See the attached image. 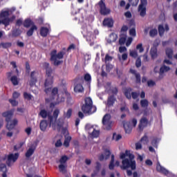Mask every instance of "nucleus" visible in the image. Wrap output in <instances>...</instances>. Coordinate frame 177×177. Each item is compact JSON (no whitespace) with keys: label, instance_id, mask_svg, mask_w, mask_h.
<instances>
[{"label":"nucleus","instance_id":"f257e3e1","mask_svg":"<svg viewBox=\"0 0 177 177\" xmlns=\"http://www.w3.org/2000/svg\"><path fill=\"white\" fill-rule=\"evenodd\" d=\"M120 160H122L121 169L125 171L131 168V171L136 169V160H135V155L131 153V151L126 150L125 153H120Z\"/></svg>","mask_w":177,"mask_h":177},{"label":"nucleus","instance_id":"f03ea898","mask_svg":"<svg viewBox=\"0 0 177 177\" xmlns=\"http://www.w3.org/2000/svg\"><path fill=\"white\" fill-rule=\"evenodd\" d=\"M59 114H60V110L56 109L53 111V115H50V113L48 112L45 109H41L39 113V115L41 117V118H46L48 117V120L50 122V127L52 125V128L56 130V122L57 121V117H59Z\"/></svg>","mask_w":177,"mask_h":177},{"label":"nucleus","instance_id":"7ed1b4c3","mask_svg":"<svg viewBox=\"0 0 177 177\" xmlns=\"http://www.w3.org/2000/svg\"><path fill=\"white\" fill-rule=\"evenodd\" d=\"M14 113L15 111L13 110L7 111L2 113V116L6 118V122H7L6 127L8 131H11V129H13L15 127L19 124V120H17V119L15 118L12 120Z\"/></svg>","mask_w":177,"mask_h":177},{"label":"nucleus","instance_id":"20e7f679","mask_svg":"<svg viewBox=\"0 0 177 177\" xmlns=\"http://www.w3.org/2000/svg\"><path fill=\"white\" fill-rule=\"evenodd\" d=\"M97 108L93 106V102L91 97H87L84 99V104L82 106V111L84 114H88L91 115L94 113H96Z\"/></svg>","mask_w":177,"mask_h":177},{"label":"nucleus","instance_id":"39448f33","mask_svg":"<svg viewBox=\"0 0 177 177\" xmlns=\"http://www.w3.org/2000/svg\"><path fill=\"white\" fill-rule=\"evenodd\" d=\"M43 68L46 70V75L47 77L44 83V87L52 86L53 85V76L52 75L53 74V69L48 62L43 63Z\"/></svg>","mask_w":177,"mask_h":177},{"label":"nucleus","instance_id":"423d86ee","mask_svg":"<svg viewBox=\"0 0 177 177\" xmlns=\"http://www.w3.org/2000/svg\"><path fill=\"white\" fill-rule=\"evenodd\" d=\"M10 16V12L9 10L1 11L0 13V24H3L5 27L10 26V23L16 19V17L12 16L11 18H9Z\"/></svg>","mask_w":177,"mask_h":177},{"label":"nucleus","instance_id":"0eeeda50","mask_svg":"<svg viewBox=\"0 0 177 177\" xmlns=\"http://www.w3.org/2000/svg\"><path fill=\"white\" fill-rule=\"evenodd\" d=\"M23 26L25 28H30H30L26 32L27 37H32L34 31H37V30H38V27L35 26L34 21H32L30 18L24 20Z\"/></svg>","mask_w":177,"mask_h":177},{"label":"nucleus","instance_id":"6e6552de","mask_svg":"<svg viewBox=\"0 0 177 177\" xmlns=\"http://www.w3.org/2000/svg\"><path fill=\"white\" fill-rule=\"evenodd\" d=\"M50 60L51 62H54V66H60L62 63H63V61H59L57 59H63L64 57L65 53L64 51H60L57 53V50H53L50 52Z\"/></svg>","mask_w":177,"mask_h":177},{"label":"nucleus","instance_id":"1a4fd4ad","mask_svg":"<svg viewBox=\"0 0 177 177\" xmlns=\"http://www.w3.org/2000/svg\"><path fill=\"white\" fill-rule=\"evenodd\" d=\"M105 0H100L95 6H99L100 8V13L102 16H107V15H110V9L107 8L106 6V3H104Z\"/></svg>","mask_w":177,"mask_h":177},{"label":"nucleus","instance_id":"9d476101","mask_svg":"<svg viewBox=\"0 0 177 177\" xmlns=\"http://www.w3.org/2000/svg\"><path fill=\"white\" fill-rule=\"evenodd\" d=\"M105 0H100L95 6H99L100 8V13L102 16H107V15H110V9L107 8L106 6V3H104Z\"/></svg>","mask_w":177,"mask_h":177},{"label":"nucleus","instance_id":"9b49d317","mask_svg":"<svg viewBox=\"0 0 177 177\" xmlns=\"http://www.w3.org/2000/svg\"><path fill=\"white\" fill-rule=\"evenodd\" d=\"M38 72L33 71L30 73L29 85L30 86H35L37 82H38Z\"/></svg>","mask_w":177,"mask_h":177},{"label":"nucleus","instance_id":"f8f14e48","mask_svg":"<svg viewBox=\"0 0 177 177\" xmlns=\"http://www.w3.org/2000/svg\"><path fill=\"white\" fill-rule=\"evenodd\" d=\"M45 88H46L44 90L45 93H46V95H49V93H50L51 92L52 99L53 100H55V96L59 95V88L57 87H54L53 88H52V86H47Z\"/></svg>","mask_w":177,"mask_h":177},{"label":"nucleus","instance_id":"ddd939ff","mask_svg":"<svg viewBox=\"0 0 177 177\" xmlns=\"http://www.w3.org/2000/svg\"><path fill=\"white\" fill-rule=\"evenodd\" d=\"M146 6H147V0H140L138 10L141 17H145L146 16Z\"/></svg>","mask_w":177,"mask_h":177},{"label":"nucleus","instance_id":"4468645a","mask_svg":"<svg viewBox=\"0 0 177 177\" xmlns=\"http://www.w3.org/2000/svg\"><path fill=\"white\" fill-rule=\"evenodd\" d=\"M102 124L104 125L106 131L111 129V121H110V114H105L102 118Z\"/></svg>","mask_w":177,"mask_h":177},{"label":"nucleus","instance_id":"2eb2a0df","mask_svg":"<svg viewBox=\"0 0 177 177\" xmlns=\"http://www.w3.org/2000/svg\"><path fill=\"white\" fill-rule=\"evenodd\" d=\"M17 158H19V153L9 154L6 161L8 167H10L12 165V162H16V161H17Z\"/></svg>","mask_w":177,"mask_h":177},{"label":"nucleus","instance_id":"dca6fc26","mask_svg":"<svg viewBox=\"0 0 177 177\" xmlns=\"http://www.w3.org/2000/svg\"><path fill=\"white\" fill-rule=\"evenodd\" d=\"M147 125H149V120L147 118H142L138 124L139 131L142 132L145 128L147 127Z\"/></svg>","mask_w":177,"mask_h":177},{"label":"nucleus","instance_id":"f3484780","mask_svg":"<svg viewBox=\"0 0 177 177\" xmlns=\"http://www.w3.org/2000/svg\"><path fill=\"white\" fill-rule=\"evenodd\" d=\"M129 73L136 77V84H140L142 82L140 73H138L136 70L131 68Z\"/></svg>","mask_w":177,"mask_h":177},{"label":"nucleus","instance_id":"a211bd4d","mask_svg":"<svg viewBox=\"0 0 177 177\" xmlns=\"http://www.w3.org/2000/svg\"><path fill=\"white\" fill-rule=\"evenodd\" d=\"M103 26L111 28L114 26V21L111 18H105L102 22Z\"/></svg>","mask_w":177,"mask_h":177},{"label":"nucleus","instance_id":"6ab92c4d","mask_svg":"<svg viewBox=\"0 0 177 177\" xmlns=\"http://www.w3.org/2000/svg\"><path fill=\"white\" fill-rule=\"evenodd\" d=\"M156 171H158V172H160V174H163L164 175H168V174H169V171L167 170V169L161 166V165L160 164V162H157Z\"/></svg>","mask_w":177,"mask_h":177},{"label":"nucleus","instance_id":"aec40b11","mask_svg":"<svg viewBox=\"0 0 177 177\" xmlns=\"http://www.w3.org/2000/svg\"><path fill=\"white\" fill-rule=\"evenodd\" d=\"M117 99L115 98V97L114 95H110L108 97L107 99V102H106V106H108V107H113V106H114V103H115Z\"/></svg>","mask_w":177,"mask_h":177},{"label":"nucleus","instance_id":"412c9836","mask_svg":"<svg viewBox=\"0 0 177 177\" xmlns=\"http://www.w3.org/2000/svg\"><path fill=\"white\" fill-rule=\"evenodd\" d=\"M73 91L75 93H84V86L81 84L75 85Z\"/></svg>","mask_w":177,"mask_h":177},{"label":"nucleus","instance_id":"4be33fe9","mask_svg":"<svg viewBox=\"0 0 177 177\" xmlns=\"http://www.w3.org/2000/svg\"><path fill=\"white\" fill-rule=\"evenodd\" d=\"M118 39V35L117 34L112 32L110 34L109 39H107L108 44H113V42H115Z\"/></svg>","mask_w":177,"mask_h":177},{"label":"nucleus","instance_id":"5701e85b","mask_svg":"<svg viewBox=\"0 0 177 177\" xmlns=\"http://www.w3.org/2000/svg\"><path fill=\"white\" fill-rule=\"evenodd\" d=\"M40 129L42 132H45L46 131V128H48V120H43L40 122Z\"/></svg>","mask_w":177,"mask_h":177},{"label":"nucleus","instance_id":"b1692460","mask_svg":"<svg viewBox=\"0 0 177 177\" xmlns=\"http://www.w3.org/2000/svg\"><path fill=\"white\" fill-rule=\"evenodd\" d=\"M131 93H132V88L131 87L127 88L124 90V95L128 99V100H131Z\"/></svg>","mask_w":177,"mask_h":177},{"label":"nucleus","instance_id":"393cba45","mask_svg":"<svg viewBox=\"0 0 177 177\" xmlns=\"http://www.w3.org/2000/svg\"><path fill=\"white\" fill-rule=\"evenodd\" d=\"M49 33V28L46 27H41L40 28V35L43 37H48V34Z\"/></svg>","mask_w":177,"mask_h":177},{"label":"nucleus","instance_id":"a878e982","mask_svg":"<svg viewBox=\"0 0 177 177\" xmlns=\"http://www.w3.org/2000/svg\"><path fill=\"white\" fill-rule=\"evenodd\" d=\"M34 151H35V147H30L25 153L26 158H30L34 154Z\"/></svg>","mask_w":177,"mask_h":177},{"label":"nucleus","instance_id":"bb28decb","mask_svg":"<svg viewBox=\"0 0 177 177\" xmlns=\"http://www.w3.org/2000/svg\"><path fill=\"white\" fill-rule=\"evenodd\" d=\"M165 53L168 59H172L174 57V49L167 48L165 50Z\"/></svg>","mask_w":177,"mask_h":177},{"label":"nucleus","instance_id":"cd10ccee","mask_svg":"<svg viewBox=\"0 0 177 177\" xmlns=\"http://www.w3.org/2000/svg\"><path fill=\"white\" fill-rule=\"evenodd\" d=\"M150 55L151 59H157L158 54L157 53V48H151L150 50Z\"/></svg>","mask_w":177,"mask_h":177},{"label":"nucleus","instance_id":"c85d7f7f","mask_svg":"<svg viewBox=\"0 0 177 177\" xmlns=\"http://www.w3.org/2000/svg\"><path fill=\"white\" fill-rule=\"evenodd\" d=\"M123 127L126 133H131L132 132V127L128 122H125L123 124Z\"/></svg>","mask_w":177,"mask_h":177},{"label":"nucleus","instance_id":"c756f323","mask_svg":"<svg viewBox=\"0 0 177 177\" xmlns=\"http://www.w3.org/2000/svg\"><path fill=\"white\" fill-rule=\"evenodd\" d=\"M66 100V98L63 96V94H58L57 97L55 101V104H59V103H63Z\"/></svg>","mask_w":177,"mask_h":177},{"label":"nucleus","instance_id":"7c9ffc66","mask_svg":"<svg viewBox=\"0 0 177 177\" xmlns=\"http://www.w3.org/2000/svg\"><path fill=\"white\" fill-rule=\"evenodd\" d=\"M70 142H71V136H65V140L64 142V147H70Z\"/></svg>","mask_w":177,"mask_h":177},{"label":"nucleus","instance_id":"2f4dec72","mask_svg":"<svg viewBox=\"0 0 177 177\" xmlns=\"http://www.w3.org/2000/svg\"><path fill=\"white\" fill-rule=\"evenodd\" d=\"M58 168H59V172H61L62 174L67 173V165L60 164L58 166Z\"/></svg>","mask_w":177,"mask_h":177},{"label":"nucleus","instance_id":"473e14b6","mask_svg":"<svg viewBox=\"0 0 177 177\" xmlns=\"http://www.w3.org/2000/svg\"><path fill=\"white\" fill-rule=\"evenodd\" d=\"M156 35H158V30H157V28H153L149 30V37H151V38H154Z\"/></svg>","mask_w":177,"mask_h":177},{"label":"nucleus","instance_id":"72a5a7b5","mask_svg":"<svg viewBox=\"0 0 177 177\" xmlns=\"http://www.w3.org/2000/svg\"><path fill=\"white\" fill-rule=\"evenodd\" d=\"M63 125H64V122L63 121V119H58L57 121V128L58 131H60L62 128H63Z\"/></svg>","mask_w":177,"mask_h":177},{"label":"nucleus","instance_id":"f704fd0d","mask_svg":"<svg viewBox=\"0 0 177 177\" xmlns=\"http://www.w3.org/2000/svg\"><path fill=\"white\" fill-rule=\"evenodd\" d=\"M158 31L160 37H162L165 32V28H164V26L159 25L158 27Z\"/></svg>","mask_w":177,"mask_h":177},{"label":"nucleus","instance_id":"c9c22d12","mask_svg":"<svg viewBox=\"0 0 177 177\" xmlns=\"http://www.w3.org/2000/svg\"><path fill=\"white\" fill-rule=\"evenodd\" d=\"M0 46H1L3 49H8L9 48H12V42H1L0 44Z\"/></svg>","mask_w":177,"mask_h":177},{"label":"nucleus","instance_id":"e433bc0d","mask_svg":"<svg viewBox=\"0 0 177 177\" xmlns=\"http://www.w3.org/2000/svg\"><path fill=\"white\" fill-rule=\"evenodd\" d=\"M127 41V35L122 34L120 38L119 39V44L120 45H124Z\"/></svg>","mask_w":177,"mask_h":177},{"label":"nucleus","instance_id":"4c0bfd02","mask_svg":"<svg viewBox=\"0 0 177 177\" xmlns=\"http://www.w3.org/2000/svg\"><path fill=\"white\" fill-rule=\"evenodd\" d=\"M114 167H115V165H114V154H112L111 156V161L109 165V168L111 169V171H113V169H114Z\"/></svg>","mask_w":177,"mask_h":177},{"label":"nucleus","instance_id":"58836bf2","mask_svg":"<svg viewBox=\"0 0 177 177\" xmlns=\"http://www.w3.org/2000/svg\"><path fill=\"white\" fill-rule=\"evenodd\" d=\"M21 34V30L20 29H19V28L14 29L12 31V35L14 37H19Z\"/></svg>","mask_w":177,"mask_h":177},{"label":"nucleus","instance_id":"ea45409f","mask_svg":"<svg viewBox=\"0 0 177 177\" xmlns=\"http://www.w3.org/2000/svg\"><path fill=\"white\" fill-rule=\"evenodd\" d=\"M10 81L12 85H14L15 86H16V85H19V80L17 79V76L14 75L11 77Z\"/></svg>","mask_w":177,"mask_h":177},{"label":"nucleus","instance_id":"a19ab883","mask_svg":"<svg viewBox=\"0 0 177 177\" xmlns=\"http://www.w3.org/2000/svg\"><path fill=\"white\" fill-rule=\"evenodd\" d=\"M140 106L144 109L146 107H149V101L147 100H140Z\"/></svg>","mask_w":177,"mask_h":177},{"label":"nucleus","instance_id":"79ce46f5","mask_svg":"<svg viewBox=\"0 0 177 177\" xmlns=\"http://www.w3.org/2000/svg\"><path fill=\"white\" fill-rule=\"evenodd\" d=\"M169 70H171V68H169V66H163L162 67H160V73L161 74H163V73H165L167 71H169Z\"/></svg>","mask_w":177,"mask_h":177},{"label":"nucleus","instance_id":"37998d69","mask_svg":"<svg viewBox=\"0 0 177 177\" xmlns=\"http://www.w3.org/2000/svg\"><path fill=\"white\" fill-rule=\"evenodd\" d=\"M140 142L143 144V145H147V143H149V137H147V136H144L141 139H140Z\"/></svg>","mask_w":177,"mask_h":177},{"label":"nucleus","instance_id":"c03bdc74","mask_svg":"<svg viewBox=\"0 0 177 177\" xmlns=\"http://www.w3.org/2000/svg\"><path fill=\"white\" fill-rule=\"evenodd\" d=\"M68 160V157L67 156H63L60 159H59V162L62 165L66 164Z\"/></svg>","mask_w":177,"mask_h":177},{"label":"nucleus","instance_id":"a18cd8bd","mask_svg":"<svg viewBox=\"0 0 177 177\" xmlns=\"http://www.w3.org/2000/svg\"><path fill=\"white\" fill-rule=\"evenodd\" d=\"M104 155L105 156V160H109V158H110V156H111V151H110V150L106 149L104 150Z\"/></svg>","mask_w":177,"mask_h":177},{"label":"nucleus","instance_id":"49530a36","mask_svg":"<svg viewBox=\"0 0 177 177\" xmlns=\"http://www.w3.org/2000/svg\"><path fill=\"white\" fill-rule=\"evenodd\" d=\"M24 99H26V100H32V95L27 92H24Z\"/></svg>","mask_w":177,"mask_h":177},{"label":"nucleus","instance_id":"de8ad7c7","mask_svg":"<svg viewBox=\"0 0 177 177\" xmlns=\"http://www.w3.org/2000/svg\"><path fill=\"white\" fill-rule=\"evenodd\" d=\"M72 114H73V109H68L66 113L64 114V117H65V118H71Z\"/></svg>","mask_w":177,"mask_h":177},{"label":"nucleus","instance_id":"09e8293b","mask_svg":"<svg viewBox=\"0 0 177 177\" xmlns=\"http://www.w3.org/2000/svg\"><path fill=\"white\" fill-rule=\"evenodd\" d=\"M0 171L1 172H8V169L6 168V165L1 163L0 165Z\"/></svg>","mask_w":177,"mask_h":177},{"label":"nucleus","instance_id":"8fccbe9b","mask_svg":"<svg viewBox=\"0 0 177 177\" xmlns=\"http://www.w3.org/2000/svg\"><path fill=\"white\" fill-rule=\"evenodd\" d=\"M136 49L138 50H139L140 53H142V52H144L145 48H143V44H139L136 46Z\"/></svg>","mask_w":177,"mask_h":177},{"label":"nucleus","instance_id":"3c124183","mask_svg":"<svg viewBox=\"0 0 177 177\" xmlns=\"http://www.w3.org/2000/svg\"><path fill=\"white\" fill-rule=\"evenodd\" d=\"M91 80H92V77H91V75L89 73H86L84 75V80L86 82H91Z\"/></svg>","mask_w":177,"mask_h":177},{"label":"nucleus","instance_id":"603ef678","mask_svg":"<svg viewBox=\"0 0 177 177\" xmlns=\"http://www.w3.org/2000/svg\"><path fill=\"white\" fill-rule=\"evenodd\" d=\"M151 143L153 147H156L157 149L158 146V140H157V138H153Z\"/></svg>","mask_w":177,"mask_h":177},{"label":"nucleus","instance_id":"864d4df0","mask_svg":"<svg viewBox=\"0 0 177 177\" xmlns=\"http://www.w3.org/2000/svg\"><path fill=\"white\" fill-rule=\"evenodd\" d=\"M142 66V60L140 59V57H138L136 61V66L137 68H139Z\"/></svg>","mask_w":177,"mask_h":177},{"label":"nucleus","instance_id":"5fc2aeb1","mask_svg":"<svg viewBox=\"0 0 177 177\" xmlns=\"http://www.w3.org/2000/svg\"><path fill=\"white\" fill-rule=\"evenodd\" d=\"M113 60V57L110 56V55L106 54L105 55L104 62L105 63H107V62H111Z\"/></svg>","mask_w":177,"mask_h":177},{"label":"nucleus","instance_id":"6e6d98bb","mask_svg":"<svg viewBox=\"0 0 177 177\" xmlns=\"http://www.w3.org/2000/svg\"><path fill=\"white\" fill-rule=\"evenodd\" d=\"M129 3L132 5V6H138V3H139V0H129Z\"/></svg>","mask_w":177,"mask_h":177},{"label":"nucleus","instance_id":"4d7b16f0","mask_svg":"<svg viewBox=\"0 0 177 177\" xmlns=\"http://www.w3.org/2000/svg\"><path fill=\"white\" fill-rule=\"evenodd\" d=\"M129 34L131 37H136V29H135V28L130 29Z\"/></svg>","mask_w":177,"mask_h":177},{"label":"nucleus","instance_id":"13d9d810","mask_svg":"<svg viewBox=\"0 0 177 177\" xmlns=\"http://www.w3.org/2000/svg\"><path fill=\"white\" fill-rule=\"evenodd\" d=\"M99 133H100L99 131L94 129L91 133V136H93V138H97L99 136Z\"/></svg>","mask_w":177,"mask_h":177},{"label":"nucleus","instance_id":"bf43d9fd","mask_svg":"<svg viewBox=\"0 0 177 177\" xmlns=\"http://www.w3.org/2000/svg\"><path fill=\"white\" fill-rule=\"evenodd\" d=\"M138 97H139V93L137 92H131V98L133 99L134 100H136V99H137Z\"/></svg>","mask_w":177,"mask_h":177},{"label":"nucleus","instance_id":"052dcab7","mask_svg":"<svg viewBox=\"0 0 177 177\" xmlns=\"http://www.w3.org/2000/svg\"><path fill=\"white\" fill-rule=\"evenodd\" d=\"M26 73L28 74H30V71H31V67L30 66V63H28V62H26Z\"/></svg>","mask_w":177,"mask_h":177},{"label":"nucleus","instance_id":"680f3d73","mask_svg":"<svg viewBox=\"0 0 177 177\" xmlns=\"http://www.w3.org/2000/svg\"><path fill=\"white\" fill-rule=\"evenodd\" d=\"M130 56L136 59L138 57V52L136 50H132L130 52Z\"/></svg>","mask_w":177,"mask_h":177},{"label":"nucleus","instance_id":"e2e57ef3","mask_svg":"<svg viewBox=\"0 0 177 177\" xmlns=\"http://www.w3.org/2000/svg\"><path fill=\"white\" fill-rule=\"evenodd\" d=\"M19 97H20V94H19V92L15 91V92L12 93V98H13L14 100L19 99Z\"/></svg>","mask_w":177,"mask_h":177},{"label":"nucleus","instance_id":"0e129e2a","mask_svg":"<svg viewBox=\"0 0 177 177\" xmlns=\"http://www.w3.org/2000/svg\"><path fill=\"white\" fill-rule=\"evenodd\" d=\"M63 143L62 142V140L59 139L55 144V147H62Z\"/></svg>","mask_w":177,"mask_h":177},{"label":"nucleus","instance_id":"69168bd1","mask_svg":"<svg viewBox=\"0 0 177 177\" xmlns=\"http://www.w3.org/2000/svg\"><path fill=\"white\" fill-rule=\"evenodd\" d=\"M111 70H113V65L109 64H106V71L107 73H110V71H111Z\"/></svg>","mask_w":177,"mask_h":177},{"label":"nucleus","instance_id":"338daca9","mask_svg":"<svg viewBox=\"0 0 177 177\" xmlns=\"http://www.w3.org/2000/svg\"><path fill=\"white\" fill-rule=\"evenodd\" d=\"M9 102L12 104V106H17V104H19V102L15 99H10Z\"/></svg>","mask_w":177,"mask_h":177},{"label":"nucleus","instance_id":"774afa93","mask_svg":"<svg viewBox=\"0 0 177 177\" xmlns=\"http://www.w3.org/2000/svg\"><path fill=\"white\" fill-rule=\"evenodd\" d=\"M136 150H142V144L140 142L136 143Z\"/></svg>","mask_w":177,"mask_h":177}]
</instances>
